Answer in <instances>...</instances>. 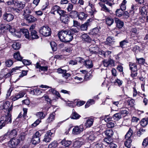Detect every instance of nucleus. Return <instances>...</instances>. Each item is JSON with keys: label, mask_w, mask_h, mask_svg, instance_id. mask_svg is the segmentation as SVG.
<instances>
[{"label": "nucleus", "mask_w": 148, "mask_h": 148, "mask_svg": "<svg viewBox=\"0 0 148 148\" xmlns=\"http://www.w3.org/2000/svg\"><path fill=\"white\" fill-rule=\"evenodd\" d=\"M58 36L60 40L64 42H68L73 38V33L68 30L61 31L59 32Z\"/></svg>", "instance_id": "1"}, {"label": "nucleus", "mask_w": 148, "mask_h": 148, "mask_svg": "<svg viewBox=\"0 0 148 148\" xmlns=\"http://www.w3.org/2000/svg\"><path fill=\"white\" fill-rule=\"evenodd\" d=\"M21 34L24 35L26 38L30 40L37 39L39 38V36L37 35V32L36 31H32L31 32L30 36L29 35L28 30L26 29H22L21 31Z\"/></svg>", "instance_id": "2"}, {"label": "nucleus", "mask_w": 148, "mask_h": 148, "mask_svg": "<svg viewBox=\"0 0 148 148\" xmlns=\"http://www.w3.org/2000/svg\"><path fill=\"white\" fill-rule=\"evenodd\" d=\"M12 121V118H11V115L8 114V115L5 116H2L1 118L0 123L1 124L0 125V129H1L4 126L5 124L8 123H11Z\"/></svg>", "instance_id": "3"}, {"label": "nucleus", "mask_w": 148, "mask_h": 148, "mask_svg": "<svg viewBox=\"0 0 148 148\" xmlns=\"http://www.w3.org/2000/svg\"><path fill=\"white\" fill-rule=\"evenodd\" d=\"M39 32L44 36H49L51 35V29L48 26H46L40 27Z\"/></svg>", "instance_id": "4"}, {"label": "nucleus", "mask_w": 148, "mask_h": 148, "mask_svg": "<svg viewBox=\"0 0 148 148\" xmlns=\"http://www.w3.org/2000/svg\"><path fill=\"white\" fill-rule=\"evenodd\" d=\"M17 134V132L16 130L14 129L11 131H8L6 134L3 136L0 137L1 140H3L5 139H8L9 138H12L15 136Z\"/></svg>", "instance_id": "5"}, {"label": "nucleus", "mask_w": 148, "mask_h": 148, "mask_svg": "<svg viewBox=\"0 0 148 148\" xmlns=\"http://www.w3.org/2000/svg\"><path fill=\"white\" fill-rule=\"evenodd\" d=\"M40 87L42 88H50L48 91L49 93L55 95L58 97H60V95L59 92L56 90L55 88H52L51 87L43 85H40Z\"/></svg>", "instance_id": "6"}, {"label": "nucleus", "mask_w": 148, "mask_h": 148, "mask_svg": "<svg viewBox=\"0 0 148 148\" xmlns=\"http://www.w3.org/2000/svg\"><path fill=\"white\" fill-rule=\"evenodd\" d=\"M10 105V103L9 102L6 101L4 102L3 105V110L4 112H5V110H6L7 112V114L5 115V116L8 115V114H10L11 115V113L12 109V106L11 105L10 107L9 108Z\"/></svg>", "instance_id": "7"}, {"label": "nucleus", "mask_w": 148, "mask_h": 148, "mask_svg": "<svg viewBox=\"0 0 148 148\" xmlns=\"http://www.w3.org/2000/svg\"><path fill=\"white\" fill-rule=\"evenodd\" d=\"M19 143V140L15 138H12L9 141L8 143V146L11 148H14Z\"/></svg>", "instance_id": "8"}, {"label": "nucleus", "mask_w": 148, "mask_h": 148, "mask_svg": "<svg viewBox=\"0 0 148 148\" xmlns=\"http://www.w3.org/2000/svg\"><path fill=\"white\" fill-rule=\"evenodd\" d=\"M84 127L83 125L75 126L73 129L72 133L74 134H78L83 131Z\"/></svg>", "instance_id": "9"}, {"label": "nucleus", "mask_w": 148, "mask_h": 148, "mask_svg": "<svg viewBox=\"0 0 148 148\" xmlns=\"http://www.w3.org/2000/svg\"><path fill=\"white\" fill-rule=\"evenodd\" d=\"M92 20V18L88 19L84 23L81 25L80 27L81 30L83 31L86 30L88 27L90 25L91 22Z\"/></svg>", "instance_id": "10"}, {"label": "nucleus", "mask_w": 148, "mask_h": 148, "mask_svg": "<svg viewBox=\"0 0 148 148\" xmlns=\"http://www.w3.org/2000/svg\"><path fill=\"white\" fill-rule=\"evenodd\" d=\"M103 63L104 66L106 67L114 66L115 64L114 61L111 59L108 60H104L103 61Z\"/></svg>", "instance_id": "11"}, {"label": "nucleus", "mask_w": 148, "mask_h": 148, "mask_svg": "<svg viewBox=\"0 0 148 148\" xmlns=\"http://www.w3.org/2000/svg\"><path fill=\"white\" fill-rule=\"evenodd\" d=\"M53 133L51 132L50 131H48L45 134L43 141L47 143L49 142L51 139Z\"/></svg>", "instance_id": "12"}, {"label": "nucleus", "mask_w": 148, "mask_h": 148, "mask_svg": "<svg viewBox=\"0 0 148 148\" xmlns=\"http://www.w3.org/2000/svg\"><path fill=\"white\" fill-rule=\"evenodd\" d=\"M84 141L82 139H79L75 140L73 144L74 148H79L84 144Z\"/></svg>", "instance_id": "13"}, {"label": "nucleus", "mask_w": 148, "mask_h": 148, "mask_svg": "<svg viewBox=\"0 0 148 148\" xmlns=\"http://www.w3.org/2000/svg\"><path fill=\"white\" fill-rule=\"evenodd\" d=\"M14 18V16L11 13H5L3 15V18L8 22L12 21Z\"/></svg>", "instance_id": "14"}, {"label": "nucleus", "mask_w": 148, "mask_h": 148, "mask_svg": "<svg viewBox=\"0 0 148 148\" xmlns=\"http://www.w3.org/2000/svg\"><path fill=\"white\" fill-rule=\"evenodd\" d=\"M99 48L96 45L90 46L89 51L91 54H95L98 53Z\"/></svg>", "instance_id": "15"}, {"label": "nucleus", "mask_w": 148, "mask_h": 148, "mask_svg": "<svg viewBox=\"0 0 148 148\" xmlns=\"http://www.w3.org/2000/svg\"><path fill=\"white\" fill-rule=\"evenodd\" d=\"M24 18L29 23H33L36 21V18L31 15L24 14Z\"/></svg>", "instance_id": "16"}, {"label": "nucleus", "mask_w": 148, "mask_h": 148, "mask_svg": "<svg viewBox=\"0 0 148 148\" xmlns=\"http://www.w3.org/2000/svg\"><path fill=\"white\" fill-rule=\"evenodd\" d=\"M25 94L23 92H20L16 94L15 96L12 97V100L13 101H15L18 99L23 97Z\"/></svg>", "instance_id": "17"}, {"label": "nucleus", "mask_w": 148, "mask_h": 148, "mask_svg": "<svg viewBox=\"0 0 148 148\" xmlns=\"http://www.w3.org/2000/svg\"><path fill=\"white\" fill-rule=\"evenodd\" d=\"M84 64L87 68L90 69L93 66L92 61L90 59H87L85 60Z\"/></svg>", "instance_id": "18"}, {"label": "nucleus", "mask_w": 148, "mask_h": 148, "mask_svg": "<svg viewBox=\"0 0 148 148\" xmlns=\"http://www.w3.org/2000/svg\"><path fill=\"white\" fill-rule=\"evenodd\" d=\"M60 143L62 145L66 147H68L71 145L72 141L71 140H66L65 139L62 140L60 142Z\"/></svg>", "instance_id": "19"}, {"label": "nucleus", "mask_w": 148, "mask_h": 148, "mask_svg": "<svg viewBox=\"0 0 148 148\" xmlns=\"http://www.w3.org/2000/svg\"><path fill=\"white\" fill-rule=\"evenodd\" d=\"M94 118L93 117L89 118L86 120L85 123L86 126L88 127L91 126L93 123Z\"/></svg>", "instance_id": "20"}, {"label": "nucleus", "mask_w": 148, "mask_h": 148, "mask_svg": "<svg viewBox=\"0 0 148 148\" xmlns=\"http://www.w3.org/2000/svg\"><path fill=\"white\" fill-rule=\"evenodd\" d=\"M15 5L18 8L21 10L25 6V3L24 2L18 1L15 2Z\"/></svg>", "instance_id": "21"}, {"label": "nucleus", "mask_w": 148, "mask_h": 148, "mask_svg": "<svg viewBox=\"0 0 148 148\" xmlns=\"http://www.w3.org/2000/svg\"><path fill=\"white\" fill-rule=\"evenodd\" d=\"M115 22L116 24V27L119 28H121L123 26V22L118 18H116Z\"/></svg>", "instance_id": "22"}, {"label": "nucleus", "mask_w": 148, "mask_h": 148, "mask_svg": "<svg viewBox=\"0 0 148 148\" xmlns=\"http://www.w3.org/2000/svg\"><path fill=\"white\" fill-rule=\"evenodd\" d=\"M36 68L37 69H39L41 71H47L48 69L47 66H41L38 62H37L36 64Z\"/></svg>", "instance_id": "23"}, {"label": "nucleus", "mask_w": 148, "mask_h": 148, "mask_svg": "<svg viewBox=\"0 0 148 148\" xmlns=\"http://www.w3.org/2000/svg\"><path fill=\"white\" fill-rule=\"evenodd\" d=\"M87 15L83 12H81L78 14V17L79 19L81 21H84L86 19Z\"/></svg>", "instance_id": "24"}, {"label": "nucleus", "mask_w": 148, "mask_h": 148, "mask_svg": "<svg viewBox=\"0 0 148 148\" xmlns=\"http://www.w3.org/2000/svg\"><path fill=\"white\" fill-rule=\"evenodd\" d=\"M129 66L130 69L131 71H137V67L136 64L135 63L130 62Z\"/></svg>", "instance_id": "25"}, {"label": "nucleus", "mask_w": 148, "mask_h": 148, "mask_svg": "<svg viewBox=\"0 0 148 148\" xmlns=\"http://www.w3.org/2000/svg\"><path fill=\"white\" fill-rule=\"evenodd\" d=\"M20 66H17L15 68H13L12 70L9 72L8 73H7L5 75H4V76L5 78H6L8 77L11 76L12 73L13 72L15 71L16 70L18 69L19 68H21Z\"/></svg>", "instance_id": "26"}, {"label": "nucleus", "mask_w": 148, "mask_h": 148, "mask_svg": "<svg viewBox=\"0 0 148 148\" xmlns=\"http://www.w3.org/2000/svg\"><path fill=\"white\" fill-rule=\"evenodd\" d=\"M60 19L62 22L66 24L69 21V15L66 14L62 16H60Z\"/></svg>", "instance_id": "27"}, {"label": "nucleus", "mask_w": 148, "mask_h": 148, "mask_svg": "<svg viewBox=\"0 0 148 148\" xmlns=\"http://www.w3.org/2000/svg\"><path fill=\"white\" fill-rule=\"evenodd\" d=\"M60 7L56 5H55L52 7L50 13L51 14H55V12H58V11L60 9Z\"/></svg>", "instance_id": "28"}, {"label": "nucleus", "mask_w": 148, "mask_h": 148, "mask_svg": "<svg viewBox=\"0 0 148 148\" xmlns=\"http://www.w3.org/2000/svg\"><path fill=\"white\" fill-rule=\"evenodd\" d=\"M55 113L53 112L51 114L48 118L46 120V122L47 123H49L53 121L55 119Z\"/></svg>", "instance_id": "29"}, {"label": "nucleus", "mask_w": 148, "mask_h": 148, "mask_svg": "<svg viewBox=\"0 0 148 148\" xmlns=\"http://www.w3.org/2000/svg\"><path fill=\"white\" fill-rule=\"evenodd\" d=\"M99 53L104 57H108V56L111 54V52L108 51H104L101 50L99 51Z\"/></svg>", "instance_id": "30"}, {"label": "nucleus", "mask_w": 148, "mask_h": 148, "mask_svg": "<svg viewBox=\"0 0 148 148\" xmlns=\"http://www.w3.org/2000/svg\"><path fill=\"white\" fill-rule=\"evenodd\" d=\"M9 31L12 34L17 36L18 37H19L21 36L20 33L16 31L15 29L14 28L10 27L9 29Z\"/></svg>", "instance_id": "31"}, {"label": "nucleus", "mask_w": 148, "mask_h": 148, "mask_svg": "<svg viewBox=\"0 0 148 148\" xmlns=\"http://www.w3.org/2000/svg\"><path fill=\"white\" fill-rule=\"evenodd\" d=\"M42 92L40 89L36 88L30 91L31 94L33 95H38Z\"/></svg>", "instance_id": "32"}, {"label": "nucleus", "mask_w": 148, "mask_h": 148, "mask_svg": "<svg viewBox=\"0 0 148 148\" xmlns=\"http://www.w3.org/2000/svg\"><path fill=\"white\" fill-rule=\"evenodd\" d=\"M106 135L108 137L111 138L114 134V132L112 129L106 130L104 132Z\"/></svg>", "instance_id": "33"}, {"label": "nucleus", "mask_w": 148, "mask_h": 148, "mask_svg": "<svg viewBox=\"0 0 148 148\" xmlns=\"http://www.w3.org/2000/svg\"><path fill=\"white\" fill-rule=\"evenodd\" d=\"M81 36L83 40L84 41L88 42H90L91 41V38L87 34H84L82 35Z\"/></svg>", "instance_id": "34"}, {"label": "nucleus", "mask_w": 148, "mask_h": 148, "mask_svg": "<svg viewBox=\"0 0 148 148\" xmlns=\"http://www.w3.org/2000/svg\"><path fill=\"white\" fill-rule=\"evenodd\" d=\"M122 118V116L121 113L118 112L114 114L112 116V118L115 121H118Z\"/></svg>", "instance_id": "35"}, {"label": "nucleus", "mask_w": 148, "mask_h": 148, "mask_svg": "<svg viewBox=\"0 0 148 148\" xmlns=\"http://www.w3.org/2000/svg\"><path fill=\"white\" fill-rule=\"evenodd\" d=\"M14 58L18 61H21L22 60L23 57L20 55L19 52L15 53L14 54Z\"/></svg>", "instance_id": "36"}, {"label": "nucleus", "mask_w": 148, "mask_h": 148, "mask_svg": "<svg viewBox=\"0 0 148 148\" xmlns=\"http://www.w3.org/2000/svg\"><path fill=\"white\" fill-rule=\"evenodd\" d=\"M133 131L131 128H130L129 129L128 132L125 136V139H131L130 138L132 135Z\"/></svg>", "instance_id": "37"}, {"label": "nucleus", "mask_w": 148, "mask_h": 148, "mask_svg": "<svg viewBox=\"0 0 148 148\" xmlns=\"http://www.w3.org/2000/svg\"><path fill=\"white\" fill-rule=\"evenodd\" d=\"M78 12L75 11H71L69 14V16L72 18H75L78 17Z\"/></svg>", "instance_id": "38"}, {"label": "nucleus", "mask_w": 148, "mask_h": 148, "mask_svg": "<svg viewBox=\"0 0 148 148\" xmlns=\"http://www.w3.org/2000/svg\"><path fill=\"white\" fill-rule=\"evenodd\" d=\"M140 13L142 16H145L147 14V9L146 7L143 6L139 8Z\"/></svg>", "instance_id": "39"}, {"label": "nucleus", "mask_w": 148, "mask_h": 148, "mask_svg": "<svg viewBox=\"0 0 148 148\" xmlns=\"http://www.w3.org/2000/svg\"><path fill=\"white\" fill-rule=\"evenodd\" d=\"M21 47V44L18 42H14L12 45V47L15 50H18Z\"/></svg>", "instance_id": "40"}, {"label": "nucleus", "mask_w": 148, "mask_h": 148, "mask_svg": "<svg viewBox=\"0 0 148 148\" xmlns=\"http://www.w3.org/2000/svg\"><path fill=\"white\" fill-rule=\"evenodd\" d=\"M128 43L127 40H124L120 42V47L122 48H124L127 46V44Z\"/></svg>", "instance_id": "41"}, {"label": "nucleus", "mask_w": 148, "mask_h": 148, "mask_svg": "<svg viewBox=\"0 0 148 148\" xmlns=\"http://www.w3.org/2000/svg\"><path fill=\"white\" fill-rule=\"evenodd\" d=\"M36 115L37 117L39 118L38 119H40L41 120L44 119L45 116V115L42 112H37Z\"/></svg>", "instance_id": "42"}, {"label": "nucleus", "mask_w": 148, "mask_h": 148, "mask_svg": "<svg viewBox=\"0 0 148 148\" xmlns=\"http://www.w3.org/2000/svg\"><path fill=\"white\" fill-rule=\"evenodd\" d=\"M99 4L102 8V9L106 12H109L110 10L106 6L101 2L99 3Z\"/></svg>", "instance_id": "43"}, {"label": "nucleus", "mask_w": 148, "mask_h": 148, "mask_svg": "<svg viewBox=\"0 0 148 148\" xmlns=\"http://www.w3.org/2000/svg\"><path fill=\"white\" fill-rule=\"evenodd\" d=\"M114 42V39L113 37H109L106 39V43L110 45L113 42Z\"/></svg>", "instance_id": "44"}, {"label": "nucleus", "mask_w": 148, "mask_h": 148, "mask_svg": "<svg viewBox=\"0 0 148 148\" xmlns=\"http://www.w3.org/2000/svg\"><path fill=\"white\" fill-rule=\"evenodd\" d=\"M106 23L108 26H110L114 23V20L112 18L108 17L106 19Z\"/></svg>", "instance_id": "45"}, {"label": "nucleus", "mask_w": 148, "mask_h": 148, "mask_svg": "<svg viewBox=\"0 0 148 148\" xmlns=\"http://www.w3.org/2000/svg\"><path fill=\"white\" fill-rule=\"evenodd\" d=\"M99 31V29L98 27H95L90 32V34L92 35L97 34Z\"/></svg>", "instance_id": "46"}, {"label": "nucleus", "mask_w": 148, "mask_h": 148, "mask_svg": "<svg viewBox=\"0 0 148 148\" xmlns=\"http://www.w3.org/2000/svg\"><path fill=\"white\" fill-rule=\"evenodd\" d=\"M40 138H36L33 137L32 140V142L33 144L36 145L38 144L40 142Z\"/></svg>", "instance_id": "47"}, {"label": "nucleus", "mask_w": 148, "mask_h": 148, "mask_svg": "<svg viewBox=\"0 0 148 148\" xmlns=\"http://www.w3.org/2000/svg\"><path fill=\"white\" fill-rule=\"evenodd\" d=\"M126 141L125 142V146L128 148H130L131 145L132 140L131 139H126Z\"/></svg>", "instance_id": "48"}, {"label": "nucleus", "mask_w": 148, "mask_h": 148, "mask_svg": "<svg viewBox=\"0 0 148 148\" xmlns=\"http://www.w3.org/2000/svg\"><path fill=\"white\" fill-rule=\"evenodd\" d=\"M13 63V62L12 60L8 59L5 61V65L8 67H10L12 65Z\"/></svg>", "instance_id": "49"}, {"label": "nucleus", "mask_w": 148, "mask_h": 148, "mask_svg": "<svg viewBox=\"0 0 148 148\" xmlns=\"http://www.w3.org/2000/svg\"><path fill=\"white\" fill-rule=\"evenodd\" d=\"M148 122L147 119H143L140 122V125L143 127H145L147 125Z\"/></svg>", "instance_id": "50"}, {"label": "nucleus", "mask_w": 148, "mask_h": 148, "mask_svg": "<svg viewBox=\"0 0 148 148\" xmlns=\"http://www.w3.org/2000/svg\"><path fill=\"white\" fill-rule=\"evenodd\" d=\"M57 146V143L56 141H54L50 143L48 146V148H55Z\"/></svg>", "instance_id": "51"}, {"label": "nucleus", "mask_w": 148, "mask_h": 148, "mask_svg": "<svg viewBox=\"0 0 148 148\" xmlns=\"http://www.w3.org/2000/svg\"><path fill=\"white\" fill-rule=\"evenodd\" d=\"M123 11L120 9H117L116 11V15L118 17H121L123 15Z\"/></svg>", "instance_id": "52"}, {"label": "nucleus", "mask_w": 148, "mask_h": 148, "mask_svg": "<svg viewBox=\"0 0 148 148\" xmlns=\"http://www.w3.org/2000/svg\"><path fill=\"white\" fill-rule=\"evenodd\" d=\"M112 138L108 137L104 138L103 140V142L108 145L112 143Z\"/></svg>", "instance_id": "53"}, {"label": "nucleus", "mask_w": 148, "mask_h": 148, "mask_svg": "<svg viewBox=\"0 0 148 148\" xmlns=\"http://www.w3.org/2000/svg\"><path fill=\"white\" fill-rule=\"evenodd\" d=\"M140 30L139 28H132L131 29V32L134 33L135 34L138 35L140 33Z\"/></svg>", "instance_id": "54"}, {"label": "nucleus", "mask_w": 148, "mask_h": 148, "mask_svg": "<svg viewBox=\"0 0 148 148\" xmlns=\"http://www.w3.org/2000/svg\"><path fill=\"white\" fill-rule=\"evenodd\" d=\"M80 116L76 112H73L72 114V118L73 119H77L80 117Z\"/></svg>", "instance_id": "55"}, {"label": "nucleus", "mask_w": 148, "mask_h": 148, "mask_svg": "<svg viewBox=\"0 0 148 148\" xmlns=\"http://www.w3.org/2000/svg\"><path fill=\"white\" fill-rule=\"evenodd\" d=\"M31 13V11L29 8L26 7L24 10L23 16H24V14L25 15H29V14Z\"/></svg>", "instance_id": "56"}, {"label": "nucleus", "mask_w": 148, "mask_h": 148, "mask_svg": "<svg viewBox=\"0 0 148 148\" xmlns=\"http://www.w3.org/2000/svg\"><path fill=\"white\" fill-rule=\"evenodd\" d=\"M142 145L144 147L147 146L148 145V137L144 139Z\"/></svg>", "instance_id": "57"}, {"label": "nucleus", "mask_w": 148, "mask_h": 148, "mask_svg": "<svg viewBox=\"0 0 148 148\" xmlns=\"http://www.w3.org/2000/svg\"><path fill=\"white\" fill-rule=\"evenodd\" d=\"M57 13L58 14L61 16H62L66 14V12L64 10L61 9L60 8V9L58 11Z\"/></svg>", "instance_id": "58"}, {"label": "nucleus", "mask_w": 148, "mask_h": 148, "mask_svg": "<svg viewBox=\"0 0 148 148\" xmlns=\"http://www.w3.org/2000/svg\"><path fill=\"white\" fill-rule=\"evenodd\" d=\"M50 45L53 50L55 51L57 50V47H56V44L54 42H50Z\"/></svg>", "instance_id": "59"}, {"label": "nucleus", "mask_w": 148, "mask_h": 148, "mask_svg": "<svg viewBox=\"0 0 148 148\" xmlns=\"http://www.w3.org/2000/svg\"><path fill=\"white\" fill-rule=\"evenodd\" d=\"M72 50L73 49L72 47L69 46L65 47L64 49L65 51L69 53H71Z\"/></svg>", "instance_id": "60"}, {"label": "nucleus", "mask_w": 148, "mask_h": 148, "mask_svg": "<svg viewBox=\"0 0 148 148\" xmlns=\"http://www.w3.org/2000/svg\"><path fill=\"white\" fill-rule=\"evenodd\" d=\"M136 59L138 64H143L145 61V60L143 58H136Z\"/></svg>", "instance_id": "61"}, {"label": "nucleus", "mask_w": 148, "mask_h": 148, "mask_svg": "<svg viewBox=\"0 0 148 148\" xmlns=\"http://www.w3.org/2000/svg\"><path fill=\"white\" fill-rule=\"evenodd\" d=\"M96 0H92V1L90 0V1L89 2V6L90 7V8L93 9L94 8V3L96 2Z\"/></svg>", "instance_id": "62"}, {"label": "nucleus", "mask_w": 148, "mask_h": 148, "mask_svg": "<svg viewBox=\"0 0 148 148\" xmlns=\"http://www.w3.org/2000/svg\"><path fill=\"white\" fill-rule=\"evenodd\" d=\"M41 121L40 119H38L32 125L34 127H36L38 125Z\"/></svg>", "instance_id": "63"}, {"label": "nucleus", "mask_w": 148, "mask_h": 148, "mask_svg": "<svg viewBox=\"0 0 148 148\" xmlns=\"http://www.w3.org/2000/svg\"><path fill=\"white\" fill-rule=\"evenodd\" d=\"M107 127L109 128H111L115 126L114 123L112 122H110L107 123Z\"/></svg>", "instance_id": "64"}]
</instances>
